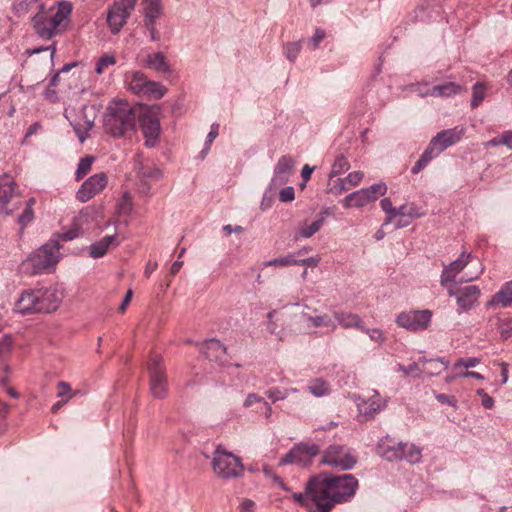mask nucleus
Wrapping results in <instances>:
<instances>
[{
	"mask_svg": "<svg viewBox=\"0 0 512 512\" xmlns=\"http://www.w3.org/2000/svg\"><path fill=\"white\" fill-rule=\"evenodd\" d=\"M357 489L358 480L351 474L337 477L320 475L307 483V491L319 512H330L335 504L349 501Z\"/></svg>",
	"mask_w": 512,
	"mask_h": 512,
	"instance_id": "f257e3e1",
	"label": "nucleus"
},
{
	"mask_svg": "<svg viewBox=\"0 0 512 512\" xmlns=\"http://www.w3.org/2000/svg\"><path fill=\"white\" fill-rule=\"evenodd\" d=\"M466 129L462 126L445 129L438 132L431 140L428 147L411 169L413 174L422 171L428 163L439 156L444 150L458 143L464 136Z\"/></svg>",
	"mask_w": 512,
	"mask_h": 512,
	"instance_id": "f03ea898",
	"label": "nucleus"
},
{
	"mask_svg": "<svg viewBox=\"0 0 512 512\" xmlns=\"http://www.w3.org/2000/svg\"><path fill=\"white\" fill-rule=\"evenodd\" d=\"M106 131L114 137H121L134 129L135 114L126 101H113L107 108L104 118Z\"/></svg>",
	"mask_w": 512,
	"mask_h": 512,
	"instance_id": "7ed1b4c3",
	"label": "nucleus"
},
{
	"mask_svg": "<svg viewBox=\"0 0 512 512\" xmlns=\"http://www.w3.org/2000/svg\"><path fill=\"white\" fill-rule=\"evenodd\" d=\"M205 457L211 458L212 470L219 478L231 479L243 474L241 459L228 450H214L212 455L205 454Z\"/></svg>",
	"mask_w": 512,
	"mask_h": 512,
	"instance_id": "20e7f679",
	"label": "nucleus"
},
{
	"mask_svg": "<svg viewBox=\"0 0 512 512\" xmlns=\"http://www.w3.org/2000/svg\"><path fill=\"white\" fill-rule=\"evenodd\" d=\"M60 245L57 240L51 239L29 257L34 273L39 274L53 268L60 259Z\"/></svg>",
	"mask_w": 512,
	"mask_h": 512,
	"instance_id": "39448f33",
	"label": "nucleus"
},
{
	"mask_svg": "<svg viewBox=\"0 0 512 512\" xmlns=\"http://www.w3.org/2000/svg\"><path fill=\"white\" fill-rule=\"evenodd\" d=\"M160 106L153 105L142 109L139 115V124L147 147H154L158 142L160 126Z\"/></svg>",
	"mask_w": 512,
	"mask_h": 512,
	"instance_id": "423d86ee",
	"label": "nucleus"
},
{
	"mask_svg": "<svg viewBox=\"0 0 512 512\" xmlns=\"http://www.w3.org/2000/svg\"><path fill=\"white\" fill-rule=\"evenodd\" d=\"M98 217V212L93 207L83 208L74 218L70 227L62 232L59 237L63 241L73 240L85 232L94 230V223Z\"/></svg>",
	"mask_w": 512,
	"mask_h": 512,
	"instance_id": "0eeeda50",
	"label": "nucleus"
},
{
	"mask_svg": "<svg viewBox=\"0 0 512 512\" xmlns=\"http://www.w3.org/2000/svg\"><path fill=\"white\" fill-rule=\"evenodd\" d=\"M387 192L384 182L376 183L367 188L359 189L344 197L341 201L344 208H361L376 201Z\"/></svg>",
	"mask_w": 512,
	"mask_h": 512,
	"instance_id": "6e6552de",
	"label": "nucleus"
},
{
	"mask_svg": "<svg viewBox=\"0 0 512 512\" xmlns=\"http://www.w3.org/2000/svg\"><path fill=\"white\" fill-rule=\"evenodd\" d=\"M16 188L17 183L10 175L0 176V213L11 215L21 206L22 201Z\"/></svg>",
	"mask_w": 512,
	"mask_h": 512,
	"instance_id": "1a4fd4ad",
	"label": "nucleus"
},
{
	"mask_svg": "<svg viewBox=\"0 0 512 512\" xmlns=\"http://www.w3.org/2000/svg\"><path fill=\"white\" fill-rule=\"evenodd\" d=\"M137 0H115L107 14V24L113 34H117L127 23L135 10Z\"/></svg>",
	"mask_w": 512,
	"mask_h": 512,
	"instance_id": "9d476101",
	"label": "nucleus"
},
{
	"mask_svg": "<svg viewBox=\"0 0 512 512\" xmlns=\"http://www.w3.org/2000/svg\"><path fill=\"white\" fill-rule=\"evenodd\" d=\"M432 319V312L428 309L411 310L400 313L396 317V324L411 332L426 330Z\"/></svg>",
	"mask_w": 512,
	"mask_h": 512,
	"instance_id": "9b49d317",
	"label": "nucleus"
},
{
	"mask_svg": "<svg viewBox=\"0 0 512 512\" xmlns=\"http://www.w3.org/2000/svg\"><path fill=\"white\" fill-rule=\"evenodd\" d=\"M150 375V391L155 398L162 399L167 395V378L162 357L153 356L148 363Z\"/></svg>",
	"mask_w": 512,
	"mask_h": 512,
	"instance_id": "f8f14e48",
	"label": "nucleus"
},
{
	"mask_svg": "<svg viewBox=\"0 0 512 512\" xmlns=\"http://www.w3.org/2000/svg\"><path fill=\"white\" fill-rule=\"evenodd\" d=\"M446 289L450 297H455L459 314L471 310L478 303L481 296V290L477 285H469L460 289L450 285Z\"/></svg>",
	"mask_w": 512,
	"mask_h": 512,
	"instance_id": "ddd939ff",
	"label": "nucleus"
},
{
	"mask_svg": "<svg viewBox=\"0 0 512 512\" xmlns=\"http://www.w3.org/2000/svg\"><path fill=\"white\" fill-rule=\"evenodd\" d=\"M41 313L56 311L63 302L64 290L58 286L35 288Z\"/></svg>",
	"mask_w": 512,
	"mask_h": 512,
	"instance_id": "4468645a",
	"label": "nucleus"
},
{
	"mask_svg": "<svg viewBox=\"0 0 512 512\" xmlns=\"http://www.w3.org/2000/svg\"><path fill=\"white\" fill-rule=\"evenodd\" d=\"M142 14L144 18V25L150 32L152 41L159 40V33L157 31V21L163 15L162 0H142Z\"/></svg>",
	"mask_w": 512,
	"mask_h": 512,
	"instance_id": "2eb2a0df",
	"label": "nucleus"
},
{
	"mask_svg": "<svg viewBox=\"0 0 512 512\" xmlns=\"http://www.w3.org/2000/svg\"><path fill=\"white\" fill-rule=\"evenodd\" d=\"M474 260L475 257L471 253L463 251L456 260L444 265L440 275V284L445 288L453 285L456 277Z\"/></svg>",
	"mask_w": 512,
	"mask_h": 512,
	"instance_id": "dca6fc26",
	"label": "nucleus"
},
{
	"mask_svg": "<svg viewBox=\"0 0 512 512\" xmlns=\"http://www.w3.org/2000/svg\"><path fill=\"white\" fill-rule=\"evenodd\" d=\"M108 183L107 175L103 172L96 173L86 179L76 193V198L82 202H88L100 193Z\"/></svg>",
	"mask_w": 512,
	"mask_h": 512,
	"instance_id": "f3484780",
	"label": "nucleus"
},
{
	"mask_svg": "<svg viewBox=\"0 0 512 512\" xmlns=\"http://www.w3.org/2000/svg\"><path fill=\"white\" fill-rule=\"evenodd\" d=\"M35 288L23 290L14 302L12 311L16 315L28 316L41 313Z\"/></svg>",
	"mask_w": 512,
	"mask_h": 512,
	"instance_id": "a211bd4d",
	"label": "nucleus"
},
{
	"mask_svg": "<svg viewBox=\"0 0 512 512\" xmlns=\"http://www.w3.org/2000/svg\"><path fill=\"white\" fill-rule=\"evenodd\" d=\"M321 462L337 470H350L356 458L348 450H327Z\"/></svg>",
	"mask_w": 512,
	"mask_h": 512,
	"instance_id": "6ab92c4d",
	"label": "nucleus"
},
{
	"mask_svg": "<svg viewBox=\"0 0 512 512\" xmlns=\"http://www.w3.org/2000/svg\"><path fill=\"white\" fill-rule=\"evenodd\" d=\"M301 317L309 329L325 328L331 332L337 329V323L333 317V313L329 314L313 309V314L303 312Z\"/></svg>",
	"mask_w": 512,
	"mask_h": 512,
	"instance_id": "aec40b11",
	"label": "nucleus"
},
{
	"mask_svg": "<svg viewBox=\"0 0 512 512\" xmlns=\"http://www.w3.org/2000/svg\"><path fill=\"white\" fill-rule=\"evenodd\" d=\"M87 109L88 107L86 105H82L81 116H76L74 114L75 111L73 108L65 109V117L70 121L71 125H73L81 142L85 140V137L81 134V132L89 131L94 125V117L87 115Z\"/></svg>",
	"mask_w": 512,
	"mask_h": 512,
	"instance_id": "412c9836",
	"label": "nucleus"
},
{
	"mask_svg": "<svg viewBox=\"0 0 512 512\" xmlns=\"http://www.w3.org/2000/svg\"><path fill=\"white\" fill-rule=\"evenodd\" d=\"M294 165L295 162L291 156L284 155L280 157L274 168V174L271 179L270 187L276 188L287 183L293 172Z\"/></svg>",
	"mask_w": 512,
	"mask_h": 512,
	"instance_id": "4be33fe9",
	"label": "nucleus"
},
{
	"mask_svg": "<svg viewBox=\"0 0 512 512\" xmlns=\"http://www.w3.org/2000/svg\"><path fill=\"white\" fill-rule=\"evenodd\" d=\"M386 406V401L383 400L377 392L368 399H359L357 407L359 414L364 417L365 420L372 419L375 414L380 412Z\"/></svg>",
	"mask_w": 512,
	"mask_h": 512,
	"instance_id": "5701e85b",
	"label": "nucleus"
},
{
	"mask_svg": "<svg viewBox=\"0 0 512 512\" xmlns=\"http://www.w3.org/2000/svg\"><path fill=\"white\" fill-rule=\"evenodd\" d=\"M317 450H289V452L280 459L279 465L294 464L305 468L310 466Z\"/></svg>",
	"mask_w": 512,
	"mask_h": 512,
	"instance_id": "b1692460",
	"label": "nucleus"
},
{
	"mask_svg": "<svg viewBox=\"0 0 512 512\" xmlns=\"http://www.w3.org/2000/svg\"><path fill=\"white\" fill-rule=\"evenodd\" d=\"M121 243V240L119 239L117 235V231L114 232L112 235H107L100 240L92 243L89 246V255L94 258L98 259L103 257L107 251L112 247H118Z\"/></svg>",
	"mask_w": 512,
	"mask_h": 512,
	"instance_id": "393cba45",
	"label": "nucleus"
},
{
	"mask_svg": "<svg viewBox=\"0 0 512 512\" xmlns=\"http://www.w3.org/2000/svg\"><path fill=\"white\" fill-rule=\"evenodd\" d=\"M486 306L488 308H507L512 306V280L502 284L499 291L487 301Z\"/></svg>",
	"mask_w": 512,
	"mask_h": 512,
	"instance_id": "a878e982",
	"label": "nucleus"
},
{
	"mask_svg": "<svg viewBox=\"0 0 512 512\" xmlns=\"http://www.w3.org/2000/svg\"><path fill=\"white\" fill-rule=\"evenodd\" d=\"M32 21L36 33L41 38L49 39L61 31L50 18L46 17L42 13L35 15Z\"/></svg>",
	"mask_w": 512,
	"mask_h": 512,
	"instance_id": "bb28decb",
	"label": "nucleus"
},
{
	"mask_svg": "<svg viewBox=\"0 0 512 512\" xmlns=\"http://www.w3.org/2000/svg\"><path fill=\"white\" fill-rule=\"evenodd\" d=\"M333 317L337 323V327L341 326L344 329L356 328L358 330H364L363 320L358 314L334 310Z\"/></svg>",
	"mask_w": 512,
	"mask_h": 512,
	"instance_id": "cd10ccee",
	"label": "nucleus"
},
{
	"mask_svg": "<svg viewBox=\"0 0 512 512\" xmlns=\"http://www.w3.org/2000/svg\"><path fill=\"white\" fill-rule=\"evenodd\" d=\"M201 352L211 361H222L226 347L217 339H208L201 345Z\"/></svg>",
	"mask_w": 512,
	"mask_h": 512,
	"instance_id": "c85d7f7f",
	"label": "nucleus"
},
{
	"mask_svg": "<svg viewBox=\"0 0 512 512\" xmlns=\"http://www.w3.org/2000/svg\"><path fill=\"white\" fill-rule=\"evenodd\" d=\"M326 213H327V211H323L321 213V215L316 220H314L312 222H308L306 220V221H303L302 223H300L295 232L296 239L310 238L315 233H317L324 225V222H325L324 214H326Z\"/></svg>",
	"mask_w": 512,
	"mask_h": 512,
	"instance_id": "c756f323",
	"label": "nucleus"
},
{
	"mask_svg": "<svg viewBox=\"0 0 512 512\" xmlns=\"http://www.w3.org/2000/svg\"><path fill=\"white\" fill-rule=\"evenodd\" d=\"M310 251V247H303L302 249L294 252H290L285 256H281L275 259L264 261L261 266L262 268L278 266V267H287L296 265V257H301L307 254Z\"/></svg>",
	"mask_w": 512,
	"mask_h": 512,
	"instance_id": "7c9ffc66",
	"label": "nucleus"
},
{
	"mask_svg": "<svg viewBox=\"0 0 512 512\" xmlns=\"http://www.w3.org/2000/svg\"><path fill=\"white\" fill-rule=\"evenodd\" d=\"M125 82L128 90L136 95H142L149 80L144 73L132 71L125 74Z\"/></svg>",
	"mask_w": 512,
	"mask_h": 512,
	"instance_id": "2f4dec72",
	"label": "nucleus"
},
{
	"mask_svg": "<svg viewBox=\"0 0 512 512\" xmlns=\"http://www.w3.org/2000/svg\"><path fill=\"white\" fill-rule=\"evenodd\" d=\"M420 363H422L424 375L427 377L441 374L450 364L445 358L426 359L425 357L420 358Z\"/></svg>",
	"mask_w": 512,
	"mask_h": 512,
	"instance_id": "473e14b6",
	"label": "nucleus"
},
{
	"mask_svg": "<svg viewBox=\"0 0 512 512\" xmlns=\"http://www.w3.org/2000/svg\"><path fill=\"white\" fill-rule=\"evenodd\" d=\"M464 91V88L456 84L455 82H446L440 85H436L428 90L423 96H433V97H452Z\"/></svg>",
	"mask_w": 512,
	"mask_h": 512,
	"instance_id": "72a5a7b5",
	"label": "nucleus"
},
{
	"mask_svg": "<svg viewBox=\"0 0 512 512\" xmlns=\"http://www.w3.org/2000/svg\"><path fill=\"white\" fill-rule=\"evenodd\" d=\"M146 65L158 73L167 75L172 73L171 66L168 63L166 56L162 52L149 54L146 58Z\"/></svg>",
	"mask_w": 512,
	"mask_h": 512,
	"instance_id": "f704fd0d",
	"label": "nucleus"
},
{
	"mask_svg": "<svg viewBox=\"0 0 512 512\" xmlns=\"http://www.w3.org/2000/svg\"><path fill=\"white\" fill-rule=\"evenodd\" d=\"M71 12L72 4L69 1H61L58 3L57 10L50 19L62 30L69 22Z\"/></svg>",
	"mask_w": 512,
	"mask_h": 512,
	"instance_id": "c9c22d12",
	"label": "nucleus"
},
{
	"mask_svg": "<svg viewBox=\"0 0 512 512\" xmlns=\"http://www.w3.org/2000/svg\"><path fill=\"white\" fill-rule=\"evenodd\" d=\"M307 389L315 397H323L330 393V386L327 381L316 378L310 381Z\"/></svg>",
	"mask_w": 512,
	"mask_h": 512,
	"instance_id": "e433bc0d",
	"label": "nucleus"
},
{
	"mask_svg": "<svg viewBox=\"0 0 512 512\" xmlns=\"http://www.w3.org/2000/svg\"><path fill=\"white\" fill-rule=\"evenodd\" d=\"M389 452H398L395 456L400 459H406L410 463H417L421 459V450H386V452L382 455L383 458L388 460L392 459V456H389Z\"/></svg>",
	"mask_w": 512,
	"mask_h": 512,
	"instance_id": "4c0bfd02",
	"label": "nucleus"
},
{
	"mask_svg": "<svg viewBox=\"0 0 512 512\" xmlns=\"http://www.w3.org/2000/svg\"><path fill=\"white\" fill-rule=\"evenodd\" d=\"M167 93V88L159 82L149 80L148 84L143 91V96H148L154 99H161Z\"/></svg>",
	"mask_w": 512,
	"mask_h": 512,
	"instance_id": "58836bf2",
	"label": "nucleus"
},
{
	"mask_svg": "<svg viewBox=\"0 0 512 512\" xmlns=\"http://www.w3.org/2000/svg\"><path fill=\"white\" fill-rule=\"evenodd\" d=\"M292 497L295 502L299 503L309 512H319L318 508H316L314 501L312 500L311 495L307 491V487L305 488L304 493H294Z\"/></svg>",
	"mask_w": 512,
	"mask_h": 512,
	"instance_id": "ea45409f",
	"label": "nucleus"
},
{
	"mask_svg": "<svg viewBox=\"0 0 512 512\" xmlns=\"http://www.w3.org/2000/svg\"><path fill=\"white\" fill-rule=\"evenodd\" d=\"M397 370L403 372L406 376H411L414 378H420L425 376L422 363H420V359L418 360V362H413L408 366L398 364Z\"/></svg>",
	"mask_w": 512,
	"mask_h": 512,
	"instance_id": "a19ab883",
	"label": "nucleus"
},
{
	"mask_svg": "<svg viewBox=\"0 0 512 512\" xmlns=\"http://www.w3.org/2000/svg\"><path fill=\"white\" fill-rule=\"evenodd\" d=\"M133 209V200L130 192L124 191L117 202V212L121 215H129Z\"/></svg>",
	"mask_w": 512,
	"mask_h": 512,
	"instance_id": "79ce46f5",
	"label": "nucleus"
},
{
	"mask_svg": "<svg viewBox=\"0 0 512 512\" xmlns=\"http://www.w3.org/2000/svg\"><path fill=\"white\" fill-rule=\"evenodd\" d=\"M349 190L346 178H330L328 181V191L334 195H340Z\"/></svg>",
	"mask_w": 512,
	"mask_h": 512,
	"instance_id": "37998d69",
	"label": "nucleus"
},
{
	"mask_svg": "<svg viewBox=\"0 0 512 512\" xmlns=\"http://www.w3.org/2000/svg\"><path fill=\"white\" fill-rule=\"evenodd\" d=\"M116 64V57L114 54L106 53L102 55L95 64V72L98 75L103 74L106 70Z\"/></svg>",
	"mask_w": 512,
	"mask_h": 512,
	"instance_id": "c03bdc74",
	"label": "nucleus"
},
{
	"mask_svg": "<svg viewBox=\"0 0 512 512\" xmlns=\"http://www.w3.org/2000/svg\"><path fill=\"white\" fill-rule=\"evenodd\" d=\"M350 168L349 161L344 156H339L335 159L334 163L332 164L329 176L330 178L337 177L338 175L343 174L344 172L348 171Z\"/></svg>",
	"mask_w": 512,
	"mask_h": 512,
	"instance_id": "a18cd8bd",
	"label": "nucleus"
},
{
	"mask_svg": "<svg viewBox=\"0 0 512 512\" xmlns=\"http://www.w3.org/2000/svg\"><path fill=\"white\" fill-rule=\"evenodd\" d=\"M78 393V391L72 390L71 385L68 382L61 381L57 384V397L64 400V402L68 403Z\"/></svg>",
	"mask_w": 512,
	"mask_h": 512,
	"instance_id": "49530a36",
	"label": "nucleus"
},
{
	"mask_svg": "<svg viewBox=\"0 0 512 512\" xmlns=\"http://www.w3.org/2000/svg\"><path fill=\"white\" fill-rule=\"evenodd\" d=\"M93 162L94 157L91 156H86L80 159L75 173L76 180L82 179L85 175H87L90 172Z\"/></svg>",
	"mask_w": 512,
	"mask_h": 512,
	"instance_id": "de8ad7c7",
	"label": "nucleus"
},
{
	"mask_svg": "<svg viewBox=\"0 0 512 512\" xmlns=\"http://www.w3.org/2000/svg\"><path fill=\"white\" fill-rule=\"evenodd\" d=\"M38 0H14L13 10L18 16L27 14Z\"/></svg>",
	"mask_w": 512,
	"mask_h": 512,
	"instance_id": "09e8293b",
	"label": "nucleus"
},
{
	"mask_svg": "<svg viewBox=\"0 0 512 512\" xmlns=\"http://www.w3.org/2000/svg\"><path fill=\"white\" fill-rule=\"evenodd\" d=\"M297 391L298 390L295 388L285 390H280L279 388H270L267 390L266 395L270 400H272V402H277L286 399L290 393H295Z\"/></svg>",
	"mask_w": 512,
	"mask_h": 512,
	"instance_id": "8fccbe9b",
	"label": "nucleus"
},
{
	"mask_svg": "<svg viewBox=\"0 0 512 512\" xmlns=\"http://www.w3.org/2000/svg\"><path fill=\"white\" fill-rule=\"evenodd\" d=\"M486 87L482 83H476L473 86L471 106L472 108L478 107L485 97Z\"/></svg>",
	"mask_w": 512,
	"mask_h": 512,
	"instance_id": "3c124183",
	"label": "nucleus"
},
{
	"mask_svg": "<svg viewBox=\"0 0 512 512\" xmlns=\"http://www.w3.org/2000/svg\"><path fill=\"white\" fill-rule=\"evenodd\" d=\"M378 448H406V444L390 435H386L379 440Z\"/></svg>",
	"mask_w": 512,
	"mask_h": 512,
	"instance_id": "603ef678",
	"label": "nucleus"
},
{
	"mask_svg": "<svg viewBox=\"0 0 512 512\" xmlns=\"http://www.w3.org/2000/svg\"><path fill=\"white\" fill-rule=\"evenodd\" d=\"M300 51H301V43L300 42L287 43L284 46V54L287 57V59L291 62H294L296 60Z\"/></svg>",
	"mask_w": 512,
	"mask_h": 512,
	"instance_id": "864d4df0",
	"label": "nucleus"
},
{
	"mask_svg": "<svg viewBox=\"0 0 512 512\" xmlns=\"http://www.w3.org/2000/svg\"><path fill=\"white\" fill-rule=\"evenodd\" d=\"M480 363H481V358H479V357L460 358L454 363L453 369L457 370L461 367L469 369V368L476 367Z\"/></svg>",
	"mask_w": 512,
	"mask_h": 512,
	"instance_id": "5fc2aeb1",
	"label": "nucleus"
},
{
	"mask_svg": "<svg viewBox=\"0 0 512 512\" xmlns=\"http://www.w3.org/2000/svg\"><path fill=\"white\" fill-rule=\"evenodd\" d=\"M13 340L11 336H4L0 339V360L5 359L12 350Z\"/></svg>",
	"mask_w": 512,
	"mask_h": 512,
	"instance_id": "6e6d98bb",
	"label": "nucleus"
},
{
	"mask_svg": "<svg viewBox=\"0 0 512 512\" xmlns=\"http://www.w3.org/2000/svg\"><path fill=\"white\" fill-rule=\"evenodd\" d=\"M484 272V266L483 264L477 260V265L473 271H470L465 274V276L462 278V282H470L473 280L478 279Z\"/></svg>",
	"mask_w": 512,
	"mask_h": 512,
	"instance_id": "4d7b16f0",
	"label": "nucleus"
},
{
	"mask_svg": "<svg viewBox=\"0 0 512 512\" xmlns=\"http://www.w3.org/2000/svg\"><path fill=\"white\" fill-rule=\"evenodd\" d=\"M361 331L368 334L369 338L372 341H375L379 344L383 343L386 339L383 331L378 328L368 329L364 326V330H361Z\"/></svg>",
	"mask_w": 512,
	"mask_h": 512,
	"instance_id": "13d9d810",
	"label": "nucleus"
},
{
	"mask_svg": "<svg viewBox=\"0 0 512 512\" xmlns=\"http://www.w3.org/2000/svg\"><path fill=\"white\" fill-rule=\"evenodd\" d=\"M499 332L503 339H508L512 336V318L504 319L499 325Z\"/></svg>",
	"mask_w": 512,
	"mask_h": 512,
	"instance_id": "bf43d9fd",
	"label": "nucleus"
},
{
	"mask_svg": "<svg viewBox=\"0 0 512 512\" xmlns=\"http://www.w3.org/2000/svg\"><path fill=\"white\" fill-rule=\"evenodd\" d=\"M476 394L481 398V404L484 408L492 409L494 407V399L484 389H477Z\"/></svg>",
	"mask_w": 512,
	"mask_h": 512,
	"instance_id": "052dcab7",
	"label": "nucleus"
},
{
	"mask_svg": "<svg viewBox=\"0 0 512 512\" xmlns=\"http://www.w3.org/2000/svg\"><path fill=\"white\" fill-rule=\"evenodd\" d=\"M296 265H303L305 267L315 268L319 265L321 258L319 256H313L308 258L296 257Z\"/></svg>",
	"mask_w": 512,
	"mask_h": 512,
	"instance_id": "680f3d73",
	"label": "nucleus"
},
{
	"mask_svg": "<svg viewBox=\"0 0 512 512\" xmlns=\"http://www.w3.org/2000/svg\"><path fill=\"white\" fill-rule=\"evenodd\" d=\"M363 177H364V174L361 171L350 172L346 177L349 189L359 185L361 183Z\"/></svg>",
	"mask_w": 512,
	"mask_h": 512,
	"instance_id": "e2e57ef3",
	"label": "nucleus"
},
{
	"mask_svg": "<svg viewBox=\"0 0 512 512\" xmlns=\"http://www.w3.org/2000/svg\"><path fill=\"white\" fill-rule=\"evenodd\" d=\"M381 209L386 213L387 217L384 224L391 222V215L394 211V207L392 206V202L389 198H384L380 201Z\"/></svg>",
	"mask_w": 512,
	"mask_h": 512,
	"instance_id": "0e129e2a",
	"label": "nucleus"
},
{
	"mask_svg": "<svg viewBox=\"0 0 512 512\" xmlns=\"http://www.w3.org/2000/svg\"><path fill=\"white\" fill-rule=\"evenodd\" d=\"M295 198V191L292 186L284 187L279 192V199L281 202H291Z\"/></svg>",
	"mask_w": 512,
	"mask_h": 512,
	"instance_id": "69168bd1",
	"label": "nucleus"
},
{
	"mask_svg": "<svg viewBox=\"0 0 512 512\" xmlns=\"http://www.w3.org/2000/svg\"><path fill=\"white\" fill-rule=\"evenodd\" d=\"M34 218V211L31 208H25L24 211L19 215L18 222L22 228L30 223Z\"/></svg>",
	"mask_w": 512,
	"mask_h": 512,
	"instance_id": "338daca9",
	"label": "nucleus"
},
{
	"mask_svg": "<svg viewBox=\"0 0 512 512\" xmlns=\"http://www.w3.org/2000/svg\"><path fill=\"white\" fill-rule=\"evenodd\" d=\"M325 38V32L324 30L318 28L316 29L313 37L310 39V45L313 50H315L321 41Z\"/></svg>",
	"mask_w": 512,
	"mask_h": 512,
	"instance_id": "774afa93",
	"label": "nucleus"
}]
</instances>
